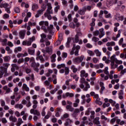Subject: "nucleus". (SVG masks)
I'll list each match as a JSON object with an SVG mask.
<instances>
[{
  "instance_id": "nucleus-1",
  "label": "nucleus",
  "mask_w": 126,
  "mask_h": 126,
  "mask_svg": "<svg viewBox=\"0 0 126 126\" xmlns=\"http://www.w3.org/2000/svg\"><path fill=\"white\" fill-rule=\"evenodd\" d=\"M46 5L47 6V8L46 12L44 14V16H45V17H47L49 20H51L52 19V16L51 14H54V11L53 10L52 3H47Z\"/></svg>"
},
{
  "instance_id": "nucleus-2",
  "label": "nucleus",
  "mask_w": 126,
  "mask_h": 126,
  "mask_svg": "<svg viewBox=\"0 0 126 126\" xmlns=\"http://www.w3.org/2000/svg\"><path fill=\"white\" fill-rule=\"evenodd\" d=\"M110 60L111 68H112V69H114V68L118 67V65L115 64V62L116 63H117V64H122V63H123V61L117 59V58H116V55H115L111 57Z\"/></svg>"
},
{
  "instance_id": "nucleus-3",
  "label": "nucleus",
  "mask_w": 126,
  "mask_h": 126,
  "mask_svg": "<svg viewBox=\"0 0 126 126\" xmlns=\"http://www.w3.org/2000/svg\"><path fill=\"white\" fill-rule=\"evenodd\" d=\"M41 9L38 10L36 12V14L35 15V17L36 18H38V17H40L41 15H43V14H44V11L46 10L47 6L45 4H43L41 6Z\"/></svg>"
},
{
  "instance_id": "nucleus-4",
  "label": "nucleus",
  "mask_w": 126,
  "mask_h": 126,
  "mask_svg": "<svg viewBox=\"0 0 126 126\" xmlns=\"http://www.w3.org/2000/svg\"><path fill=\"white\" fill-rule=\"evenodd\" d=\"M38 107V104H33L32 105V108L30 110V113L31 114H33V115H35L36 116H37V117H40L41 116V114L40 113V112L38 111L36 109Z\"/></svg>"
},
{
  "instance_id": "nucleus-5",
  "label": "nucleus",
  "mask_w": 126,
  "mask_h": 126,
  "mask_svg": "<svg viewBox=\"0 0 126 126\" xmlns=\"http://www.w3.org/2000/svg\"><path fill=\"white\" fill-rule=\"evenodd\" d=\"M85 125H89L90 126H93V123L92 122L89 123L88 121H87V117L84 116L82 118V122H81L80 126H85Z\"/></svg>"
},
{
  "instance_id": "nucleus-6",
  "label": "nucleus",
  "mask_w": 126,
  "mask_h": 126,
  "mask_svg": "<svg viewBox=\"0 0 126 126\" xmlns=\"http://www.w3.org/2000/svg\"><path fill=\"white\" fill-rule=\"evenodd\" d=\"M83 60H84V56L82 55L80 57L74 58L73 60V62L76 63H82Z\"/></svg>"
},
{
  "instance_id": "nucleus-7",
  "label": "nucleus",
  "mask_w": 126,
  "mask_h": 126,
  "mask_svg": "<svg viewBox=\"0 0 126 126\" xmlns=\"http://www.w3.org/2000/svg\"><path fill=\"white\" fill-rule=\"evenodd\" d=\"M73 50H74L75 52L74 53L75 56H79V50H80V46L76 45L75 44L73 45Z\"/></svg>"
},
{
  "instance_id": "nucleus-8",
  "label": "nucleus",
  "mask_w": 126,
  "mask_h": 126,
  "mask_svg": "<svg viewBox=\"0 0 126 126\" xmlns=\"http://www.w3.org/2000/svg\"><path fill=\"white\" fill-rule=\"evenodd\" d=\"M31 67H32L35 71L38 72L39 71V66H40V63H36V62H32L31 65Z\"/></svg>"
},
{
  "instance_id": "nucleus-9",
  "label": "nucleus",
  "mask_w": 126,
  "mask_h": 126,
  "mask_svg": "<svg viewBox=\"0 0 126 126\" xmlns=\"http://www.w3.org/2000/svg\"><path fill=\"white\" fill-rule=\"evenodd\" d=\"M118 70L119 71H121L120 74L122 76L124 75L125 73H126V68H125L124 69V65H121L119 67H118Z\"/></svg>"
},
{
  "instance_id": "nucleus-10",
  "label": "nucleus",
  "mask_w": 126,
  "mask_h": 126,
  "mask_svg": "<svg viewBox=\"0 0 126 126\" xmlns=\"http://www.w3.org/2000/svg\"><path fill=\"white\" fill-rule=\"evenodd\" d=\"M74 96V94L70 93H66L65 94H63L62 95L63 98L65 99L67 97H70V98H72V97Z\"/></svg>"
},
{
  "instance_id": "nucleus-11",
  "label": "nucleus",
  "mask_w": 126,
  "mask_h": 126,
  "mask_svg": "<svg viewBox=\"0 0 126 126\" xmlns=\"http://www.w3.org/2000/svg\"><path fill=\"white\" fill-rule=\"evenodd\" d=\"M80 76L81 77H85L86 78V77H88V73H86V71L84 70H82L80 71Z\"/></svg>"
},
{
  "instance_id": "nucleus-12",
  "label": "nucleus",
  "mask_w": 126,
  "mask_h": 126,
  "mask_svg": "<svg viewBox=\"0 0 126 126\" xmlns=\"http://www.w3.org/2000/svg\"><path fill=\"white\" fill-rule=\"evenodd\" d=\"M26 33V30L21 31L19 32V35H20V38H21V39H24V37H25V34Z\"/></svg>"
},
{
  "instance_id": "nucleus-13",
  "label": "nucleus",
  "mask_w": 126,
  "mask_h": 126,
  "mask_svg": "<svg viewBox=\"0 0 126 126\" xmlns=\"http://www.w3.org/2000/svg\"><path fill=\"white\" fill-rule=\"evenodd\" d=\"M99 120H100V117H95L94 119L93 122L94 124V125H99L100 124V121H99Z\"/></svg>"
},
{
  "instance_id": "nucleus-14",
  "label": "nucleus",
  "mask_w": 126,
  "mask_h": 126,
  "mask_svg": "<svg viewBox=\"0 0 126 126\" xmlns=\"http://www.w3.org/2000/svg\"><path fill=\"white\" fill-rule=\"evenodd\" d=\"M71 40L73 41V43H78L79 42V37H78L77 35H75L74 37H70Z\"/></svg>"
},
{
  "instance_id": "nucleus-15",
  "label": "nucleus",
  "mask_w": 126,
  "mask_h": 126,
  "mask_svg": "<svg viewBox=\"0 0 126 126\" xmlns=\"http://www.w3.org/2000/svg\"><path fill=\"white\" fill-rule=\"evenodd\" d=\"M100 34L99 35V38H101L102 37H103L105 35V32H104V29L101 28L99 30Z\"/></svg>"
},
{
  "instance_id": "nucleus-16",
  "label": "nucleus",
  "mask_w": 126,
  "mask_h": 126,
  "mask_svg": "<svg viewBox=\"0 0 126 126\" xmlns=\"http://www.w3.org/2000/svg\"><path fill=\"white\" fill-rule=\"evenodd\" d=\"M10 64L8 63H3V66H0V69H7L8 68V66H9Z\"/></svg>"
},
{
  "instance_id": "nucleus-17",
  "label": "nucleus",
  "mask_w": 126,
  "mask_h": 126,
  "mask_svg": "<svg viewBox=\"0 0 126 126\" xmlns=\"http://www.w3.org/2000/svg\"><path fill=\"white\" fill-rule=\"evenodd\" d=\"M65 108L67 111H69V112H73L74 111V108L72 107L71 105H66Z\"/></svg>"
},
{
  "instance_id": "nucleus-18",
  "label": "nucleus",
  "mask_w": 126,
  "mask_h": 126,
  "mask_svg": "<svg viewBox=\"0 0 126 126\" xmlns=\"http://www.w3.org/2000/svg\"><path fill=\"white\" fill-rule=\"evenodd\" d=\"M36 60H37V61L39 60L42 63H45V59H44V57H43L42 55L37 57L36 58Z\"/></svg>"
},
{
  "instance_id": "nucleus-19",
  "label": "nucleus",
  "mask_w": 126,
  "mask_h": 126,
  "mask_svg": "<svg viewBox=\"0 0 126 126\" xmlns=\"http://www.w3.org/2000/svg\"><path fill=\"white\" fill-rule=\"evenodd\" d=\"M72 123H73L72 120H70L69 118H67L65 120V123H64L65 126H69Z\"/></svg>"
},
{
  "instance_id": "nucleus-20",
  "label": "nucleus",
  "mask_w": 126,
  "mask_h": 126,
  "mask_svg": "<svg viewBox=\"0 0 126 126\" xmlns=\"http://www.w3.org/2000/svg\"><path fill=\"white\" fill-rule=\"evenodd\" d=\"M85 88H84V91H87L89 88H90V85L88 83V82H86L85 84Z\"/></svg>"
},
{
  "instance_id": "nucleus-21",
  "label": "nucleus",
  "mask_w": 126,
  "mask_h": 126,
  "mask_svg": "<svg viewBox=\"0 0 126 126\" xmlns=\"http://www.w3.org/2000/svg\"><path fill=\"white\" fill-rule=\"evenodd\" d=\"M56 57L57 55H56V54H54L50 57L51 63H55Z\"/></svg>"
},
{
  "instance_id": "nucleus-22",
  "label": "nucleus",
  "mask_w": 126,
  "mask_h": 126,
  "mask_svg": "<svg viewBox=\"0 0 126 126\" xmlns=\"http://www.w3.org/2000/svg\"><path fill=\"white\" fill-rule=\"evenodd\" d=\"M39 8V6L36 3H33L32 5V10L35 11L36 9H38Z\"/></svg>"
},
{
  "instance_id": "nucleus-23",
  "label": "nucleus",
  "mask_w": 126,
  "mask_h": 126,
  "mask_svg": "<svg viewBox=\"0 0 126 126\" xmlns=\"http://www.w3.org/2000/svg\"><path fill=\"white\" fill-rule=\"evenodd\" d=\"M68 118H69V114L65 113L63 115V116L61 117V120L64 121L65 119H68Z\"/></svg>"
},
{
  "instance_id": "nucleus-24",
  "label": "nucleus",
  "mask_w": 126,
  "mask_h": 126,
  "mask_svg": "<svg viewBox=\"0 0 126 126\" xmlns=\"http://www.w3.org/2000/svg\"><path fill=\"white\" fill-rule=\"evenodd\" d=\"M64 70V75H68L69 74V68L68 67H65Z\"/></svg>"
},
{
  "instance_id": "nucleus-25",
  "label": "nucleus",
  "mask_w": 126,
  "mask_h": 126,
  "mask_svg": "<svg viewBox=\"0 0 126 126\" xmlns=\"http://www.w3.org/2000/svg\"><path fill=\"white\" fill-rule=\"evenodd\" d=\"M45 51L46 53H48V54H52L51 52H53V49L51 47H47L45 48Z\"/></svg>"
},
{
  "instance_id": "nucleus-26",
  "label": "nucleus",
  "mask_w": 126,
  "mask_h": 126,
  "mask_svg": "<svg viewBox=\"0 0 126 126\" xmlns=\"http://www.w3.org/2000/svg\"><path fill=\"white\" fill-rule=\"evenodd\" d=\"M107 47H111V46H116V43L114 41L108 42L106 43Z\"/></svg>"
},
{
  "instance_id": "nucleus-27",
  "label": "nucleus",
  "mask_w": 126,
  "mask_h": 126,
  "mask_svg": "<svg viewBox=\"0 0 126 126\" xmlns=\"http://www.w3.org/2000/svg\"><path fill=\"white\" fill-rule=\"evenodd\" d=\"M70 68L74 73H76V72H77L78 69L76 67H75L74 65H72L70 67Z\"/></svg>"
},
{
  "instance_id": "nucleus-28",
  "label": "nucleus",
  "mask_w": 126,
  "mask_h": 126,
  "mask_svg": "<svg viewBox=\"0 0 126 126\" xmlns=\"http://www.w3.org/2000/svg\"><path fill=\"white\" fill-rule=\"evenodd\" d=\"M28 52L29 54V55H31L33 56L34 54H35V50L33 49H31L30 48L28 49Z\"/></svg>"
},
{
  "instance_id": "nucleus-29",
  "label": "nucleus",
  "mask_w": 126,
  "mask_h": 126,
  "mask_svg": "<svg viewBox=\"0 0 126 126\" xmlns=\"http://www.w3.org/2000/svg\"><path fill=\"white\" fill-rule=\"evenodd\" d=\"M53 72V71L52 69H49L48 70V72L46 73V76H47V77H49V76H51V74H52Z\"/></svg>"
},
{
  "instance_id": "nucleus-30",
  "label": "nucleus",
  "mask_w": 126,
  "mask_h": 126,
  "mask_svg": "<svg viewBox=\"0 0 126 126\" xmlns=\"http://www.w3.org/2000/svg\"><path fill=\"white\" fill-rule=\"evenodd\" d=\"M65 67V64L62 63L57 65L58 69H61V68H64Z\"/></svg>"
},
{
  "instance_id": "nucleus-31",
  "label": "nucleus",
  "mask_w": 126,
  "mask_h": 126,
  "mask_svg": "<svg viewBox=\"0 0 126 126\" xmlns=\"http://www.w3.org/2000/svg\"><path fill=\"white\" fill-rule=\"evenodd\" d=\"M23 89L25 90V91H27V92H29V88L28 87L27 85L26 84H24L23 85Z\"/></svg>"
},
{
  "instance_id": "nucleus-32",
  "label": "nucleus",
  "mask_w": 126,
  "mask_h": 126,
  "mask_svg": "<svg viewBox=\"0 0 126 126\" xmlns=\"http://www.w3.org/2000/svg\"><path fill=\"white\" fill-rule=\"evenodd\" d=\"M71 42V38L68 37L67 39V41L66 42V47L67 48H69V44H70Z\"/></svg>"
},
{
  "instance_id": "nucleus-33",
  "label": "nucleus",
  "mask_w": 126,
  "mask_h": 126,
  "mask_svg": "<svg viewBox=\"0 0 126 126\" xmlns=\"http://www.w3.org/2000/svg\"><path fill=\"white\" fill-rule=\"evenodd\" d=\"M3 89L4 90L6 91V93H9V92H10V89L9 88L7 87V86H5L4 87H3Z\"/></svg>"
},
{
  "instance_id": "nucleus-34",
  "label": "nucleus",
  "mask_w": 126,
  "mask_h": 126,
  "mask_svg": "<svg viewBox=\"0 0 126 126\" xmlns=\"http://www.w3.org/2000/svg\"><path fill=\"white\" fill-rule=\"evenodd\" d=\"M116 20L123 21V20H124V16H117L116 17Z\"/></svg>"
},
{
  "instance_id": "nucleus-35",
  "label": "nucleus",
  "mask_w": 126,
  "mask_h": 126,
  "mask_svg": "<svg viewBox=\"0 0 126 126\" xmlns=\"http://www.w3.org/2000/svg\"><path fill=\"white\" fill-rule=\"evenodd\" d=\"M85 11H86V9H84L83 10H80L78 11L79 14H80L81 15H84L85 14Z\"/></svg>"
},
{
  "instance_id": "nucleus-36",
  "label": "nucleus",
  "mask_w": 126,
  "mask_h": 126,
  "mask_svg": "<svg viewBox=\"0 0 126 126\" xmlns=\"http://www.w3.org/2000/svg\"><path fill=\"white\" fill-rule=\"evenodd\" d=\"M94 53L96 54V57H101V52L99 51V50L98 49L95 50Z\"/></svg>"
},
{
  "instance_id": "nucleus-37",
  "label": "nucleus",
  "mask_w": 126,
  "mask_h": 126,
  "mask_svg": "<svg viewBox=\"0 0 126 126\" xmlns=\"http://www.w3.org/2000/svg\"><path fill=\"white\" fill-rule=\"evenodd\" d=\"M9 120L11 122H13V123H15L16 122V118L13 116H11L9 118Z\"/></svg>"
},
{
  "instance_id": "nucleus-38",
  "label": "nucleus",
  "mask_w": 126,
  "mask_h": 126,
  "mask_svg": "<svg viewBox=\"0 0 126 126\" xmlns=\"http://www.w3.org/2000/svg\"><path fill=\"white\" fill-rule=\"evenodd\" d=\"M4 62L7 63L9 61H10V57L9 56H4L3 57Z\"/></svg>"
},
{
  "instance_id": "nucleus-39",
  "label": "nucleus",
  "mask_w": 126,
  "mask_h": 126,
  "mask_svg": "<svg viewBox=\"0 0 126 126\" xmlns=\"http://www.w3.org/2000/svg\"><path fill=\"white\" fill-rule=\"evenodd\" d=\"M60 9H61V6L60 5L56 6L54 8V11L56 13H58V12L59 11V10H60Z\"/></svg>"
},
{
  "instance_id": "nucleus-40",
  "label": "nucleus",
  "mask_w": 126,
  "mask_h": 126,
  "mask_svg": "<svg viewBox=\"0 0 126 126\" xmlns=\"http://www.w3.org/2000/svg\"><path fill=\"white\" fill-rule=\"evenodd\" d=\"M115 3H116L117 4V6L120 7L122 4H123V3L121 1H118V0H115Z\"/></svg>"
},
{
  "instance_id": "nucleus-41",
  "label": "nucleus",
  "mask_w": 126,
  "mask_h": 126,
  "mask_svg": "<svg viewBox=\"0 0 126 126\" xmlns=\"http://www.w3.org/2000/svg\"><path fill=\"white\" fill-rule=\"evenodd\" d=\"M119 81H120V79H113L111 81V83L114 85L115 82L116 83H118Z\"/></svg>"
},
{
  "instance_id": "nucleus-42",
  "label": "nucleus",
  "mask_w": 126,
  "mask_h": 126,
  "mask_svg": "<svg viewBox=\"0 0 126 126\" xmlns=\"http://www.w3.org/2000/svg\"><path fill=\"white\" fill-rule=\"evenodd\" d=\"M87 53L89 55H90V56L91 57H93V56H94L95 55V54L94 53V52H93V51H91V50H88L87 51Z\"/></svg>"
},
{
  "instance_id": "nucleus-43",
  "label": "nucleus",
  "mask_w": 126,
  "mask_h": 126,
  "mask_svg": "<svg viewBox=\"0 0 126 126\" xmlns=\"http://www.w3.org/2000/svg\"><path fill=\"white\" fill-rule=\"evenodd\" d=\"M108 102L111 104L112 106H114L115 105H116V101L113 100L112 99H110L108 100Z\"/></svg>"
},
{
  "instance_id": "nucleus-44",
  "label": "nucleus",
  "mask_w": 126,
  "mask_h": 126,
  "mask_svg": "<svg viewBox=\"0 0 126 126\" xmlns=\"http://www.w3.org/2000/svg\"><path fill=\"white\" fill-rule=\"evenodd\" d=\"M92 40L94 42H95V43H97V42H98V41L99 40V38L95 36H93L92 38Z\"/></svg>"
},
{
  "instance_id": "nucleus-45",
  "label": "nucleus",
  "mask_w": 126,
  "mask_h": 126,
  "mask_svg": "<svg viewBox=\"0 0 126 126\" xmlns=\"http://www.w3.org/2000/svg\"><path fill=\"white\" fill-rule=\"evenodd\" d=\"M95 103L96 104H98V105H99V106H101V105H102V104H103V103L100 101V98L96 99L95 100Z\"/></svg>"
},
{
  "instance_id": "nucleus-46",
  "label": "nucleus",
  "mask_w": 126,
  "mask_h": 126,
  "mask_svg": "<svg viewBox=\"0 0 126 126\" xmlns=\"http://www.w3.org/2000/svg\"><path fill=\"white\" fill-rule=\"evenodd\" d=\"M69 26L70 28H72L73 29H74V28H75V24H74L73 22L70 23L69 24Z\"/></svg>"
},
{
  "instance_id": "nucleus-47",
  "label": "nucleus",
  "mask_w": 126,
  "mask_h": 126,
  "mask_svg": "<svg viewBox=\"0 0 126 126\" xmlns=\"http://www.w3.org/2000/svg\"><path fill=\"white\" fill-rule=\"evenodd\" d=\"M103 108H105L106 107H110L109 103H104L102 105Z\"/></svg>"
},
{
  "instance_id": "nucleus-48",
  "label": "nucleus",
  "mask_w": 126,
  "mask_h": 126,
  "mask_svg": "<svg viewBox=\"0 0 126 126\" xmlns=\"http://www.w3.org/2000/svg\"><path fill=\"white\" fill-rule=\"evenodd\" d=\"M4 77L8 76L10 74V73H7V69H4Z\"/></svg>"
},
{
  "instance_id": "nucleus-49",
  "label": "nucleus",
  "mask_w": 126,
  "mask_h": 126,
  "mask_svg": "<svg viewBox=\"0 0 126 126\" xmlns=\"http://www.w3.org/2000/svg\"><path fill=\"white\" fill-rule=\"evenodd\" d=\"M28 25H29V26H36V23L35 22H33L32 23L31 22H29L28 23Z\"/></svg>"
},
{
  "instance_id": "nucleus-50",
  "label": "nucleus",
  "mask_w": 126,
  "mask_h": 126,
  "mask_svg": "<svg viewBox=\"0 0 126 126\" xmlns=\"http://www.w3.org/2000/svg\"><path fill=\"white\" fill-rule=\"evenodd\" d=\"M95 21H96L95 19H92V22L90 24L91 27H94L95 26Z\"/></svg>"
},
{
  "instance_id": "nucleus-51",
  "label": "nucleus",
  "mask_w": 126,
  "mask_h": 126,
  "mask_svg": "<svg viewBox=\"0 0 126 126\" xmlns=\"http://www.w3.org/2000/svg\"><path fill=\"white\" fill-rule=\"evenodd\" d=\"M108 69H109V68L108 67H106L103 71H104L105 74H109V71H108Z\"/></svg>"
},
{
  "instance_id": "nucleus-52",
  "label": "nucleus",
  "mask_w": 126,
  "mask_h": 126,
  "mask_svg": "<svg viewBox=\"0 0 126 126\" xmlns=\"http://www.w3.org/2000/svg\"><path fill=\"white\" fill-rule=\"evenodd\" d=\"M93 62L94 63H97L99 62V59L96 57H94L93 59Z\"/></svg>"
},
{
  "instance_id": "nucleus-53",
  "label": "nucleus",
  "mask_w": 126,
  "mask_h": 126,
  "mask_svg": "<svg viewBox=\"0 0 126 126\" xmlns=\"http://www.w3.org/2000/svg\"><path fill=\"white\" fill-rule=\"evenodd\" d=\"M93 34L94 36H98L100 34V32L99 31H95L93 32Z\"/></svg>"
},
{
  "instance_id": "nucleus-54",
  "label": "nucleus",
  "mask_w": 126,
  "mask_h": 126,
  "mask_svg": "<svg viewBox=\"0 0 126 126\" xmlns=\"http://www.w3.org/2000/svg\"><path fill=\"white\" fill-rule=\"evenodd\" d=\"M6 42H7V39H3L2 41V46H6Z\"/></svg>"
},
{
  "instance_id": "nucleus-55",
  "label": "nucleus",
  "mask_w": 126,
  "mask_h": 126,
  "mask_svg": "<svg viewBox=\"0 0 126 126\" xmlns=\"http://www.w3.org/2000/svg\"><path fill=\"white\" fill-rule=\"evenodd\" d=\"M73 113L74 114H78L79 113H80V111H79V109L78 108H74V110H73Z\"/></svg>"
},
{
  "instance_id": "nucleus-56",
  "label": "nucleus",
  "mask_w": 126,
  "mask_h": 126,
  "mask_svg": "<svg viewBox=\"0 0 126 126\" xmlns=\"http://www.w3.org/2000/svg\"><path fill=\"white\" fill-rule=\"evenodd\" d=\"M45 110H46V107H44L42 111L41 115L44 117L46 115V112H45Z\"/></svg>"
},
{
  "instance_id": "nucleus-57",
  "label": "nucleus",
  "mask_w": 126,
  "mask_h": 126,
  "mask_svg": "<svg viewBox=\"0 0 126 126\" xmlns=\"http://www.w3.org/2000/svg\"><path fill=\"white\" fill-rule=\"evenodd\" d=\"M40 37L41 39H46V38H47V35H46V34L43 33L41 34H40Z\"/></svg>"
},
{
  "instance_id": "nucleus-58",
  "label": "nucleus",
  "mask_w": 126,
  "mask_h": 126,
  "mask_svg": "<svg viewBox=\"0 0 126 126\" xmlns=\"http://www.w3.org/2000/svg\"><path fill=\"white\" fill-rule=\"evenodd\" d=\"M62 4L64 6H67V1L65 0H63L62 1Z\"/></svg>"
},
{
  "instance_id": "nucleus-59",
  "label": "nucleus",
  "mask_w": 126,
  "mask_h": 126,
  "mask_svg": "<svg viewBox=\"0 0 126 126\" xmlns=\"http://www.w3.org/2000/svg\"><path fill=\"white\" fill-rule=\"evenodd\" d=\"M3 18L4 19H7L8 18H9V15H8V14H4L3 15Z\"/></svg>"
},
{
  "instance_id": "nucleus-60",
  "label": "nucleus",
  "mask_w": 126,
  "mask_h": 126,
  "mask_svg": "<svg viewBox=\"0 0 126 126\" xmlns=\"http://www.w3.org/2000/svg\"><path fill=\"white\" fill-rule=\"evenodd\" d=\"M0 102L1 103V106L2 107H4V106H5V101H4V100L1 99L0 100Z\"/></svg>"
},
{
  "instance_id": "nucleus-61",
  "label": "nucleus",
  "mask_w": 126,
  "mask_h": 126,
  "mask_svg": "<svg viewBox=\"0 0 126 126\" xmlns=\"http://www.w3.org/2000/svg\"><path fill=\"white\" fill-rule=\"evenodd\" d=\"M24 62V59L23 58H21L18 60V63L19 64H20V63H22Z\"/></svg>"
},
{
  "instance_id": "nucleus-62",
  "label": "nucleus",
  "mask_w": 126,
  "mask_h": 126,
  "mask_svg": "<svg viewBox=\"0 0 126 126\" xmlns=\"http://www.w3.org/2000/svg\"><path fill=\"white\" fill-rule=\"evenodd\" d=\"M16 108L18 109H22L23 108V105L22 104H18L16 105Z\"/></svg>"
},
{
  "instance_id": "nucleus-63",
  "label": "nucleus",
  "mask_w": 126,
  "mask_h": 126,
  "mask_svg": "<svg viewBox=\"0 0 126 126\" xmlns=\"http://www.w3.org/2000/svg\"><path fill=\"white\" fill-rule=\"evenodd\" d=\"M57 91H58V89L55 88L54 90L50 91V93H51V94H55V93Z\"/></svg>"
},
{
  "instance_id": "nucleus-64",
  "label": "nucleus",
  "mask_w": 126,
  "mask_h": 126,
  "mask_svg": "<svg viewBox=\"0 0 126 126\" xmlns=\"http://www.w3.org/2000/svg\"><path fill=\"white\" fill-rule=\"evenodd\" d=\"M44 85H46V86H49L50 85V82H49V81H48V80H46L44 82Z\"/></svg>"
}]
</instances>
